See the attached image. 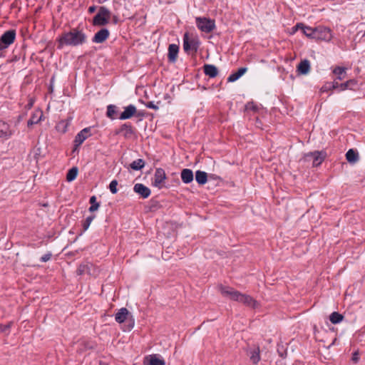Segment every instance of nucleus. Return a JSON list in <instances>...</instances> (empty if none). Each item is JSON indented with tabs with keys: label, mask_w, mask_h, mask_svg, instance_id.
<instances>
[{
	"label": "nucleus",
	"mask_w": 365,
	"mask_h": 365,
	"mask_svg": "<svg viewBox=\"0 0 365 365\" xmlns=\"http://www.w3.org/2000/svg\"><path fill=\"white\" fill-rule=\"evenodd\" d=\"M57 48L61 50L64 46H78L87 41L86 33L78 28H73L69 31H64L56 39Z\"/></svg>",
	"instance_id": "obj_1"
},
{
	"label": "nucleus",
	"mask_w": 365,
	"mask_h": 365,
	"mask_svg": "<svg viewBox=\"0 0 365 365\" xmlns=\"http://www.w3.org/2000/svg\"><path fill=\"white\" fill-rule=\"evenodd\" d=\"M110 16L111 12L108 8L105 6H100L98 13L93 19L92 24L98 26H106L109 23Z\"/></svg>",
	"instance_id": "obj_2"
},
{
	"label": "nucleus",
	"mask_w": 365,
	"mask_h": 365,
	"mask_svg": "<svg viewBox=\"0 0 365 365\" xmlns=\"http://www.w3.org/2000/svg\"><path fill=\"white\" fill-rule=\"evenodd\" d=\"M115 321L122 324L128 320V328L127 330L130 331L132 329L135 324V319L131 313L125 307L120 309L118 312L115 314Z\"/></svg>",
	"instance_id": "obj_3"
},
{
	"label": "nucleus",
	"mask_w": 365,
	"mask_h": 365,
	"mask_svg": "<svg viewBox=\"0 0 365 365\" xmlns=\"http://www.w3.org/2000/svg\"><path fill=\"white\" fill-rule=\"evenodd\" d=\"M195 24L198 29L207 34L212 32L216 27L215 20L206 17H196Z\"/></svg>",
	"instance_id": "obj_4"
},
{
	"label": "nucleus",
	"mask_w": 365,
	"mask_h": 365,
	"mask_svg": "<svg viewBox=\"0 0 365 365\" xmlns=\"http://www.w3.org/2000/svg\"><path fill=\"white\" fill-rule=\"evenodd\" d=\"M200 46V41L197 37L190 38L187 33L183 36V49L185 52L189 53L192 52L195 54Z\"/></svg>",
	"instance_id": "obj_5"
},
{
	"label": "nucleus",
	"mask_w": 365,
	"mask_h": 365,
	"mask_svg": "<svg viewBox=\"0 0 365 365\" xmlns=\"http://www.w3.org/2000/svg\"><path fill=\"white\" fill-rule=\"evenodd\" d=\"M327 157V153L324 150H315L304 154V160L309 161L313 159L312 165L313 167H317L320 165Z\"/></svg>",
	"instance_id": "obj_6"
},
{
	"label": "nucleus",
	"mask_w": 365,
	"mask_h": 365,
	"mask_svg": "<svg viewBox=\"0 0 365 365\" xmlns=\"http://www.w3.org/2000/svg\"><path fill=\"white\" fill-rule=\"evenodd\" d=\"M16 36V32L14 29L5 31L0 37V51L11 45L14 42Z\"/></svg>",
	"instance_id": "obj_7"
},
{
	"label": "nucleus",
	"mask_w": 365,
	"mask_h": 365,
	"mask_svg": "<svg viewBox=\"0 0 365 365\" xmlns=\"http://www.w3.org/2000/svg\"><path fill=\"white\" fill-rule=\"evenodd\" d=\"M314 39L329 41L332 38L331 31L330 29L324 26H317L314 28Z\"/></svg>",
	"instance_id": "obj_8"
},
{
	"label": "nucleus",
	"mask_w": 365,
	"mask_h": 365,
	"mask_svg": "<svg viewBox=\"0 0 365 365\" xmlns=\"http://www.w3.org/2000/svg\"><path fill=\"white\" fill-rule=\"evenodd\" d=\"M92 127H87L81 130L75 137L73 140V150L76 151L79 146L91 135Z\"/></svg>",
	"instance_id": "obj_9"
},
{
	"label": "nucleus",
	"mask_w": 365,
	"mask_h": 365,
	"mask_svg": "<svg viewBox=\"0 0 365 365\" xmlns=\"http://www.w3.org/2000/svg\"><path fill=\"white\" fill-rule=\"evenodd\" d=\"M136 129L129 123L122 124L120 128L115 130V135L123 133L125 139H129L135 135Z\"/></svg>",
	"instance_id": "obj_10"
},
{
	"label": "nucleus",
	"mask_w": 365,
	"mask_h": 365,
	"mask_svg": "<svg viewBox=\"0 0 365 365\" xmlns=\"http://www.w3.org/2000/svg\"><path fill=\"white\" fill-rule=\"evenodd\" d=\"M218 289L224 297H229L231 300L237 301L240 293L239 291L230 287L223 286L222 284H220Z\"/></svg>",
	"instance_id": "obj_11"
},
{
	"label": "nucleus",
	"mask_w": 365,
	"mask_h": 365,
	"mask_svg": "<svg viewBox=\"0 0 365 365\" xmlns=\"http://www.w3.org/2000/svg\"><path fill=\"white\" fill-rule=\"evenodd\" d=\"M165 179L166 174L165 170L161 168H156L153 185L160 189L162 188L163 187V183Z\"/></svg>",
	"instance_id": "obj_12"
},
{
	"label": "nucleus",
	"mask_w": 365,
	"mask_h": 365,
	"mask_svg": "<svg viewBox=\"0 0 365 365\" xmlns=\"http://www.w3.org/2000/svg\"><path fill=\"white\" fill-rule=\"evenodd\" d=\"M143 365H165V361L158 354H150L144 358Z\"/></svg>",
	"instance_id": "obj_13"
},
{
	"label": "nucleus",
	"mask_w": 365,
	"mask_h": 365,
	"mask_svg": "<svg viewBox=\"0 0 365 365\" xmlns=\"http://www.w3.org/2000/svg\"><path fill=\"white\" fill-rule=\"evenodd\" d=\"M110 36L108 29L103 28L97 31L92 38V41L96 43H102L106 41Z\"/></svg>",
	"instance_id": "obj_14"
},
{
	"label": "nucleus",
	"mask_w": 365,
	"mask_h": 365,
	"mask_svg": "<svg viewBox=\"0 0 365 365\" xmlns=\"http://www.w3.org/2000/svg\"><path fill=\"white\" fill-rule=\"evenodd\" d=\"M136 113V107L133 104H130L128 106L124 107V110L120 114L118 118L122 120L130 119L134 116Z\"/></svg>",
	"instance_id": "obj_15"
},
{
	"label": "nucleus",
	"mask_w": 365,
	"mask_h": 365,
	"mask_svg": "<svg viewBox=\"0 0 365 365\" xmlns=\"http://www.w3.org/2000/svg\"><path fill=\"white\" fill-rule=\"evenodd\" d=\"M135 192L140 195L143 199L148 198L151 193L149 187H146L142 183H137L133 187Z\"/></svg>",
	"instance_id": "obj_16"
},
{
	"label": "nucleus",
	"mask_w": 365,
	"mask_h": 365,
	"mask_svg": "<svg viewBox=\"0 0 365 365\" xmlns=\"http://www.w3.org/2000/svg\"><path fill=\"white\" fill-rule=\"evenodd\" d=\"M236 302L244 304L246 306L255 308L256 306L257 302L250 295L242 294L241 292L239 293V296Z\"/></svg>",
	"instance_id": "obj_17"
},
{
	"label": "nucleus",
	"mask_w": 365,
	"mask_h": 365,
	"mask_svg": "<svg viewBox=\"0 0 365 365\" xmlns=\"http://www.w3.org/2000/svg\"><path fill=\"white\" fill-rule=\"evenodd\" d=\"M179 46L175 43L170 44L168 46V60L170 63H175L178 58Z\"/></svg>",
	"instance_id": "obj_18"
},
{
	"label": "nucleus",
	"mask_w": 365,
	"mask_h": 365,
	"mask_svg": "<svg viewBox=\"0 0 365 365\" xmlns=\"http://www.w3.org/2000/svg\"><path fill=\"white\" fill-rule=\"evenodd\" d=\"M12 134L13 132L10 128V125L0 120V138L8 139Z\"/></svg>",
	"instance_id": "obj_19"
},
{
	"label": "nucleus",
	"mask_w": 365,
	"mask_h": 365,
	"mask_svg": "<svg viewBox=\"0 0 365 365\" xmlns=\"http://www.w3.org/2000/svg\"><path fill=\"white\" fill-rule=\"evenodd\" d=\"M203 71L206 76L212 78H215L219 73L218 68L212 64H205Z\"/></svg>",
	"instance_id": "obj_20"
},
{
	"label": "nucleus",
	"mask_w": 365,
	"mask_h": 365,
	"mask_svg": "<svg viewBox=\"0 0 365 365\" xmlns=\"http://www.w3.org/2000/svg\"><path fill=\"white\" fill-rule=\"evenodd\" d=\"M358 86V81L356 79H350L340 84V91L347 89L355 91Z\"/></svg>",
	"instance_id": "obj_21"
},
{
	"label": "nucleus",
	"mask_w": 365,
	"mask_h": 365,
	"mask_svg": "<svg viewBox=\"0 0 365 365\" xmlns=\"http://www.w3.org/2000/svg\"><path fill=\"white\" fill-rule=\"evenodd\" d=\"M346 159L351 164L356 163L359 159L358 151L355 149H349L346 153Z\"/></svg>",
	"instance_id": "obj_22"
},
{
	"label": "nucleus",
	"mask_w": 365,
	"mask_h": 365,
	"mask_svg": "<svg viewBox=\"0 0 365 365\" xmlns=\"http://www.w3.org/2000/svg\"><path fill=\"white\" fill-rule=\"evenodd\" d=\"M310 70V63L307 59L302 61L297 66V72L302 75H306Z\"/></svg>",
	"instance_id": "obj_23"
},
{
	"label": "nucleus",
	"mask_w": 365,
	"mask_h": 365,
	"mask_svg": "<svg viewBox=\"0 0 365 365\" xmlns=\"http://www.w3.org/2000/svg\"><path fill=\"white\" fill-rule=\"evenodd\" d=\"M43 117V112L41 110H36L34 112L29 120L27 122V126L31 127L34 124L38 123L41 121V118Z\"/></svg>",
	"instance_id": "obj_24"
},
{
	"label": "nucleus",
	"mask_w": 365,
	"mask_h": 365,
	"mask_svg": "<svg viewBox=\"0 0 365 365\" xmlns=\"http://www.w3.org/2000/svg\"><path fill=\"white\" fill-rule=\"evenodd\" d=\"M247 71V68L242 67L240 68L236 72L232 73L227 78V82H235L238 80L242 76H243L246 71Z\"/></svg>",
	"instance_id": "obj_25"
},
{
	"label": "nucleus",
	"mask_w": 365,
	"mask_h": 365,
	"mask_svg": "<svg viewBox=\"0 0 365 365\" xmlns=\"http://www.w3.org/2000/svg\"><path fill=\"white\" fill-rule=\"evenodd\" d=\"M182 181L188 184L193 180V173L190 169L185 168L181 171Z\"/></svg>",
	"instance_id": "obj_26"
},
{
	"label": "nucleus",
	"mask_w": 365,
	"mask_h": 365,
	"mask_svg": "<svg viewBox=\"0 0 365 365\" xmlns=\"http://www.w3.org/2000/svg\"><path fill=\"white\" fill-rule=\"evenodd\" d=\"M71 118H68L66 120H62L59 121L57 125H56V129L58 132L61 133H65L67 130L68 127L69 126L71 123Z\"/></svg>",
	"instance_id": "obj_27"
},
{
	"label": "nucleus",
	"mask_w": 365,
	"mask_h": 365,
	"mask_svg": "<svg viewBox=\"0 0 365 365\" xmlns=\"http://www.w3.org/2000/svg\"><path fill=\"white\" fill-rule=\"evenodd\" d=\"M195 180L200 185H205L207 181V173H205L204 171H201V170L196 171Z\"/></svg>",
	"instance_id": "obj_28"
},
{
	"label": "nucleus",
	"mask_w": 365,
	"mask_h": 365,
	"mask_svg": "<svg viewBox=\"0 0 365 365\" xmlns=\"http://www.w3.org/2000/svg\"><path fill=\"white\" fill-rule=\"evenodd\" d=\"M118 113V108L115 105L110 104L107 106V110H106V116L111 119L114 120L115 119L116 114Z\"/></svg>",
	"instance_id": "obj_29"
},
{
	"label": "nucleus",
	"mask_w": 365,
	"mask_h": 365,
	"mask_svg": "<svg viewBox=\"0 0 365 365\" xmlns=\"http://www.w3.org/2000/svg\"><path fill=\"white\" fill-rule=\"evenodd\" d=\"M144 166L145 161L141 158L134 160L129 165V168L133 170H140Z\"/></svg>",
	"instance_id": "obj_30"
},
{
	"label": "nucleus",
	"mask_w": 365,
	"mask_h": 365,
	"mask_svg": "<svg viewBox=\"0 0 365 365\" xmlns=\"http://www.w3.org/2000/svg\"><path fill=\"white\" fill-rule=\"evenodd\" d=\"M346 68L341 66H336L334 71L333 73L336 75V80L341 81L345 78L346 77Z\"/></svg>",
	"instance_id": "obj_31"
},
{
	"label": "nucleus",
	"mask_w": 365,
	"mask_h": 365,
	"mask_svg": "<svg viewBox=\"0 0 365 365\" xmlns=\"http://www.w3.org/2000/svg\"><path fill=\"white\" fill-rule=\"evenodd\" d=\"M78 173V169L77 167H73L71 169H69L66 174V180L68 182L73 181L76 178Z\"/></svg>",
	"instance_id": "obj_32"
},
{
	"label": "nucleus",
	"mask_w": 365,
	"mask_h": 365,
	"mask_svg": "<svg viewBox=\"0 0 365 365\" xmlns=\"http://www.w3.org/2000/svg\"><path fill=\"white\" fill-rule=\"evenodd\" d=\"M344 316L337 312H332L329 316V320L334 324H336L342 322Z\"/></svg>",
	"instance_id": "obj_33"
},
{
	"label": "nucleus",
	"mask_w": 365,
	"mask_h": 365,
	"mask_svg": "<svg viewBox=\"0 0 365 365\" xmlns=\"http://www.w3.org/2000/svg\"><path fill=\"white\" fill-rule=\"evenodd\" d=\"M89 202L91 204V206L88 210L91 212L96 211L100 207V203L97 202V198L95 195H93L90 197Z\"/></svg>",
	"instance_id": "obj_34"
},
{
	"label": "nucleus",
	"mask_w": 365,
	"mask_h": 365,
	"mask_svg": "<svg viewBox=\"0 0 365 365\" xmlns=\"http://www.w3.org/2000/svg\"><path fill=\"white\" fill-rule=\"evenodd\" d=\"M250 360L254 364H257L260 361L259 348L257 347L250 353Z\"/></svg>",
	"instance_id": "obj_35"
},
{
	"label": "nucleus",
	"mask_w": 365,
	"mask_h": 365,
	"mask_svg": "<svg viewBox=\"0 0 365 365\" xmlns=\"http://www.w3.org/2000/svg\"><path fill=\"white\" fill-rule=\"evenodd\" d=\"M303 28H302V33L307 37L310 38H314V28H312V27H310V26H306L304 24H303V26H302Z\"/></svg>",
	"instance_id": "obj_36"
},
{
	"label": "nucleus",
	"mask_w": 365,
	"mask_h": 365,
	"mask_svg": "<svg viewBox=\"0 0 365 365\" xmlns=\"http://www.w3.org/2000/svg\"><path fill=\"white\" fill-rule=\"evenodd\" d=\"M94 218L95 215H91L86 217V219L82 223L83 230L81 231L80 235H82L85 231H86L88 229L91 222L93 220Z\"/></svg>",
	"instance_id": "obj_37"
},
{
	"label": "nucleus",
	"mask_w": 365,
	"mask_h": 365,
	"mask_svg": "<svg viewBox=\"0 0 365 365\" xmlns=\"http://www.w3.org/2000/svg\"><path fill=\"white\" fill-rule=\"evenodd\" d=\"M12 324L13 323L11 322H9L6 324H0V332L9 334L10 332V329H11Z\"/></svg>",
	"instance_id": "obj_38"
},
{
	"label": "nucleus",
	"mask_w": 365,
	"mask_h": 365,
	"mask_svg": "<svg viewBox=\"0 0 365 365\" xmlns=\"http://www.w3.org/2000/svg\"><path fill=\"white\" fill-rule=\"evenodd\" d=\"M259 110L256 104L254 103V102L252 101H250V102H248L246 105H245V110H252L254 112H257Z\"/></svg>",
	"instance_id": "obj_39"
},
{
	"label": "nucleus",
	"mask_w": 365,
	"mask_h": 365,
	"mask_svg": "<svg viewBox=\"0 0 365 365\" xmlns=\"http://www.w3.org/2000/svg\"><path fill=\"white\" fill-rule=\"evenodd\" d=\"M118 181L116 180H113L109 184V190L112 194H115L118 192L117 186Z\"/></svg>",
	"instance_id": "obj_40"
},
{
	"label": "nucleus",
	"mask_w": 365,
	"mask_h": 365,
	"mask_svg": "<svg viewBox=\"0 0 365 365\" xmlns=\"http://www.w3.org/2000/svg\"><path fill=\"white\" fill-rule=\"evenodd\" d=\"M51 257H52L51 252H48L46 253L45 255H43L40 258V261L41 262H48V261H49L51 259Z\"/></svg>",
	"instance_id": "obj_41"
},
{
	"label": "nucleus",
	"mask_w": 365,
	"mask_h": 365,
	"mask_svg": "<svg viewBox=\"0 0 365 365\" xmlns=\"http://www.w3.org/2000/svg\"><path fill=\"white\" fill-rule=\"evenodd\" d=\"M331 82H327L322 88H321V92H327L329 91L332 90L331 88Z\"/></svg>",
	"instance_id": "obj_42"
},
{
	"label": "nucleus",
	"mask_w": 365,
	"mask_h": 365,
	"mask_svg": "<svg viewBox=\"0 0 365 365\" xmlns=\"http://www.w3.org/2000/svg\"><path fill=\"white\" fill-rule=\"evenodd\" d=\"M145 106L148 108L154 110H158L159 108L158 106L155 105L153 101L145 103Z\"/></svg>",
	"instance_id": "obj_43"
},
{
	"label": "nucleus",
	"mask_w": 365,
	"mask_h": 365,
	"mask_svg": "<svg viewBox=\"0 0 365 365\" xmlns=\"http://www.w3.org/2000/svg\"><path fill=\"white\" fill-rule=\"evenodd\" d=\"M303 23H297L294 26L292 27V34H294L298 30H302Z\"/></svg>",
	"instance_id": "obj_44"
},
{
	"label": "nucleus",
	"mask_w": 365,
	"mask_h": 365,
	"mask_svg": "<svg viewBox=\"0 0 365 365\" xmlns=\"http://www.w3.org/2000/svg\"><path fill=\"white\" fill-rule=\"evenodd\" d=\"M339 80H334L333 82H331V88L332 90L334 89H339L340 90V84L339 82H338Z\"/></svg>",
	"instance_id": "obj_45"
},
{
	"label": "nucleus",
	"mask_w": 365,
	"mask_h": 365,
	"mask_svg": "<svg viewBox=\"0 0 365 365\" xmlns=\"http://www.w3.org/2000/svg\"><path fill=\"white\" fill-rule=\"evenodd\" d=\"M55 77L52 76L50 81V85L48 87V91L50 93H53V82H54Z\"/></svg>",
	"instance_id": "obj_46"
},
{
	"label": "nucleus",
	"mask_w": 365,
	"mask_h": 365,
	"mask_svg": "<svg viewBox=\"0 0 365 365\" xmlns=\"http://www.w3.org/2000/svg\"><path fill=\"white\" fill-rule=\"evenodd\" d=\"M351 360L354 362V363H357L359 360V354L357 352H354L352 355V357H351Z\"/></svg>",
	"instance_id": "obj_47"
},
{
	"label": "nucleus",
	"mask_w": 365,
	"mask_h": 365,
	"mask_svg": "<svg viewBox=\"0 0 365 365\" xmlns=\"http://www.w3.org/2000/svg\"><path fill=\"white\" fill-rule=\"evenodd\" d=\"M85 267H86V265L81 264L79 266V267L78 268V269H77L78 274H82L83 272H84Z\"/></svg>",
	"instance_id": "obj_48"
},
{
	"label": "nucleus",
	"mask_w": 365,
	"mask_h": 365,
	"mask_svg": "<svg viewBox=\"0 0 365 365\" xmlns=\"http://www.w3.org/2000/svg\"><path fill=\"white\" fill-rule=\"evenodd\" d=\"M277 352H278L279 355L282 358H283V359L286 358V356H287V351H284L282 352V351H279V349H277Z\"/></svg>",
	"instance_id": "obj_49"
},
{
	"label": "nucleus",
	"mask_w": 365,
	"mask_h": 365,
	"mask_svg": "<svg viewBox=\"0 0 365 365\" xmlns=\"http://www.w3.org/2000/svg\"><path fill=\"white\" fill-rule=\"evenodd\" d=\"M96 6H91L88 8V11L89 14H93L96 11Z\"/></svg>",
	"instance_id": "obj_50"
},
{
	"label": "nucleus",
	"mask_w": 365,
	"mask_h": 365,
	"mask_svg": "<svg viewBox=\"0 0 365 365\" xmlns=\"http://www.w3.org/2000/svg\"><path fill=\"white\" fill-rule=\"evenodd\" d=\"M135 115H136L137 117H143L145 115V113L143 111H138L137 110V113H136V114Z\"/></svg>",
	"instance_id": "obj_51"
},
{
	"label": "nucleus",
	"mask_w": 365,
	"mask_h": 365,
	"mask_svg": "<svg viewBox=\"0 0 365 365\" xmlns=\"http://www.w3.org/2000/svg\"><path fill=\"white\" fill-rule=\"evenodd\" d=\"M32 106H33V102H32V101H31L29 103L28 106H29V108H31Z\"/></svg>",
	"instance_id": "obj_52"
},
{
	"label": "nucleus",
	"mask_w": 365,
	"mask_h": 365,
	"mask_svg": "<svg viewBox=\"0 0 365 365\" xmlns=\"http://www.w3.org/2000/svg\"><path fill=\"white\" fill-rule=\"evenodd\" d=\"M99 365H108V364L107 363H106V362L101 361Z\"/></svg>",
	"instance_id": "obj_53"
},
{
	"label": "nucleus",
	"mask_w": 365,
	"mask_h": 365,
	"mask_svg": "<svg viewBox=\"0 0 365 365\" xmlns=\"http://www.w3.org/2000/svg\"><path fill=\"white\" fill-rule=\"evenodd\" d=\"M113 21H114V23H117L118 18L116 16H114Z\"/></svg>",
	"instance_id": "obj_54"
}]
</instances>
